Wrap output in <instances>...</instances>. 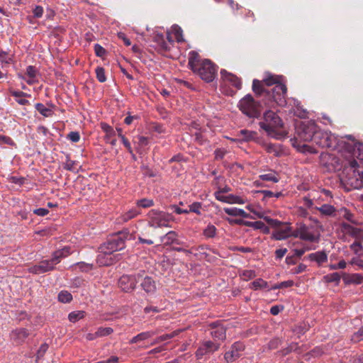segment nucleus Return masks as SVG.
Segmentation results:
<instances>
[{
  "mask_svg": "<svg viewBox=\"0 0 363 363\" xmlns=\"http://www.w3.org/2000/svg\"><path fill=\"white\" fill-rule=\"evenodd\" d=\"M37 70L33 66H28L26 69V74L29 77L30 79H33L36 76Z\"/></svg>",
  "mask_w": 363,
  "mask_h": 363,
  "instance_id": "obj_58",
  "label": "nucleus"
},
{
  "mask_svg": "<svg viewBox=\"0 0 363 363\" xmlns=\"http://www.w3.org/2000/svg\"><path fill=\"white\" fill-rule=\"evenodd\" d=\"M33 16L35 18H40L43 13V9L40 6H36L33 10Z\"/></svg>",
  "mask_w": 363,
  "mask_h": 363,
  "instance_id": "obj_60",
  "label": "nucleus"
},
{
  "mask_svg": "<svg viewBox=\"0 0 363 363\" xmlns=\"http://www.w3.org/2000/svg\"><path fill=\"white\" fill-rule=\"evenodd\" d=\"M162 241L164 245L176 243L179 245L180 242L177 240V234L174 231H169L162 238Z\"/></svg>",
  "mask_w": 363,
  "mask_h": 363,
  "instance_id": "obj_27",
  "label": "nucleus"
},
{
  "mask_svg": "<svg viewBox=\"0 0 363 363\" xmlns=\"http://www.w3.org/2000/svg\"><path fill=\"white\" fill-rule=\"evenodd\" d=\"M252 90L257 96H261L264 94H269V91H267L263 87V81L261 82L258 79H254L252 82Z\"/></svg>",
  "mask_w": 363,
  "mask_h": 363,
  "instance_id": "obj_28",
  "label": "nucleus"
},
{
  "mask_svg": "<svg viewBox=\"0 0 363 363\" xmlns=\"http://www.w3.org/2000/svg\"><path fill=\"white\" fill-rule=\"evenodd\" d=\"M29 332L26 328H18L11 333L12 339L17 343H21L28 337Z\"/></svg>",
  "mask_w": 363,
  "mask_h": 363,
  "instance_id": "obj_19",
  "label": "nucleus"
},
{
  "mask_svg": "<svg viewBox=\"0 0 363 363\" xmlns=\"http://www.w3.org/2000/svg\"><path fill=\"white\" fill-rule=\"evenodd\" d=\"M120 257V254L104 253L99 250L96 261L100 266H109L118 261Z\"/></svg>",
  "mask_w": 363,
  "mask_h": 363,
  "instance_id": "obj_15",
  "label": "nucleus"
},
{
  "mask_svg": "<svg viewBox=\"0 0 363 363\" xmlns=\"http://www.w3.org/2000/svg\"><path fill=\"white\" fill-rule=\"evenodd\" d=\"M343 172L347 174V182L354 189L363 188V172L357 169L358 163L354 159L345 162Z\"/></svg>",
  "mask_w": 363,
  "mask_h": 363,
  "instance_id": "obj_3",
  "label": "nucleus"
},
{
  "mask_svg": "<svg viewBox=\"0 0 363 363\" xmlns=\"http://www.w3.org/2000/svg\"><path fill=\"white\" fill-rule=\"evenodd\" d=\"M201 79L206 82H211L216 78L217 74V67L210 60L205 59L201 62L199 67L196 69V72Z\"/></svg>",
  "mask_w": 363,
  "mask_h": 363,
  "instance_id": "obj_7",
  "label": "nucleus"
},
{
  "mask_svg": "<svg viewBox=\"0 0 363 363\" xmlns=\"http://www.w3.org/2000/svg\"><path fill=\"white\" fill-rule=\"evenodd\" d=\"M224 211L228 215L232 216H241L243 218H254L249 213H246L244 210L237 208H225Z\"/></svg>",
  "mask_w": 363,
  "mask_h": 363,
  "instance_id": "obj_24",
  "label": "nucleus"
},
{
  "mask_svg": "<svg viewBox=\"0 0 363 363\" xmlns=\"http://www.w3.org/2000/svg\"><path fill=\"white\" fill-rule=\"evenodd\" d=\"M222 194L218 190L216 191L214 194L216 199L220 201L227 203L228 196H223Z\"/></svg>",
  "mask_w": 363,
  "mask_h": 363,
  "instance_id": "obj_61",
  "label": "nucleus"
},
{
  "mask_svg": "<svg viewBox=\"0 0 363 363\" xmlns=\"http://www.w3.org/2000/svg\"><path fill=\"white\" fill-rule=\"evenodd\" d=\"M318 210L323 215L325 216H332L335 212V208L329 204H324L321 206L320 208H318Z\"/></svg>",
  "mask_w": 363,
  "mask_h": 363,
  "instance_id": "obj_37",
  "label": "nucleus"
},
{
  "mask_svg": "<svg viewBox=\"0 0 363 363\" xmlns=\"http://www.w3.org/2000/svg\"><path fill=\"white\" fill-rule=\"evenodd\" d=\"M125 247V234L118 233L111 236L100 246L99 250L104 253L114 254L115 252L121 250Z\"/></svg>",
  "mask_w": 363,
  "mask_h": 363,
  "instance_id": "obj_6",
  "label": "nucleus"
},
{
  "mask_svg": "<svg viewBox=\"0 0 363 363\" xmlns=\"http://www.w3.org/2000/svg\"><path fill=\"white\" fill-rule=\"evenodd\" d=\"M50 108H47L44 104L38 103L35 104L36 110L45 117H50L54 114V111L52 108L54 107L52 105H50Z\"/></svg>",
  "mask_w": 363,
  "mask_h": 363,
  "instance_id": "obj_29",
  "label": "nucleus"
},
{
  "mask_svg": "<svg viewBox=\"0 0 363 363\" xmlns=\"http://www.w3.org/2000/svg\"><path fill=\"white\" fill-rule=\"evenodd\" d=\"M281 343V340L278 337H274L269 341L268 343V347L269 350L277 349Z\"/></svg>",
  "mask_w": 363,
  "mask_h": 363,
  "instance_id": "obj_50",
  "label": "nucleus"
},
{
  "mask_svg": "<svg viewBox=\"0 0 363 363\" xmlns=\"http://www.w3.org/2000/svg\"><path fill=\"white\" fill-rule=\"evenodd\" d=\"M154 41L157 44L160 52H167L170 50L169 45L165 41L162 34H157L154 37Z\"/></svg>",
  "mask_w": 363,
  "mask_h": 363,
  "instance_id": "obj_22",
  "label": "nucleus"
},
{
  "mask_svg": "<svg viewBox=\"0 0 363 363\" xmlns=\"http://www.w3.org/2000/svg\"><path fill=\"white\" fill-rule=\"evenodd\" d=\"M259 179L262 181L272 182L274 183H277L279 182V178L277 175V173L274 172H271L267 174L259 175Z\"/></svg>",
  "mask_w": 363,
  "mask_h": 363,
  "instance_id": "obj_34",
  "label": "nucleus"
},
{
  "mask_svg": "<svg viewBox=\"0 0 363 363\" xmlns=\"http://www.w3.org/2000/svg\"><path fill=\"white\" fill-rule=\"evenodd\" d=\"M255 135L256 133L255 132L249 131L247 130H241L239 133V135L242 136V139L245 141L250 140L255 137Z\"/></svg>",
  "mask_w": 363,
  "mask_h": 363,
  "instance_id": "obj_42",
  "label": "nucleus"
},
{
  "mask_svg": "<svg viewBox=\"0 0 363 363\" xmlns=\"http://www.w3.org/2000/svg\"><path fill=\"white\" fill-rule=\"evenodd\" d=\"M182 331V330L179 329V330H174V332H172L169 334H165V335L159 336L151 343V345H154L158 344L161 342L172 339V338L176 337L177 335H178Z\"/></svg>",
  "mask_w": 363,
  "mask_h": 363,
  "instance_id": "obj_30",
  "label": "nucleus"
},
{
  "mask_svg": "<svg viewBox=\"0 0 363 363\" xmlns=\"http://www.w3.org/2000/svg\"><path fill=\"white\" fill-rule=\"evenodd\" d=\"M252 288L255 290L259 289L265 288L267 285V281H264L262 279H258L255 280L252 283Z\"/></svg>",
  "mask_w": 363,
  "mask_h": 363,
  "instance_id": "obj_46",
  "label": "nucleus"
},
{
  "mask_svg": "<svg viewBox=\"0 0 363 363\" xmlns=\"http://www.w3.org/2000/svg\"><path fill=\"white\" fill-rule=\"evenodd\" d=\"M156 333L153 331H147V332H143L141 333L136 336L133 337L130 340V343H137L138 342L143 341L145 340H147L153 335H155Z\"/></svg>",
  "mask_w": 363,
  "mask_h": 363,
  "instance_id": "obj_31",
  "label": "nucleus"
},
{
  "mask_svg": "<svg viewBox=\"0 0 363 363\" xmlns=\"http://www.w3.org/2000/svg\"><path fill=\"white\" fill-rule=\"evenodd\" d=\"M69 250L70 249L69 247H64L63 249L55 251L52 253V258L50 259V260L55 266L56 264L60 262L62 258L66 257L70 254Z\"/></svg>",
  "mask_w": 363,
  "mask_h": 363,
  "instance_id": "obj_21",
  "label": "nucleus"
},
{
  "mask_svg": "<svg viewBox=\"0 0 363 363\" xmlns=\"http://www.w3.org/2000/svg\"><path fill=\"white\" fill-rule=\"evenodd\" d=\"M33 213L39 216H45L49 213V211L46 208H40L35 209Z\"/></svg>",
  "mask_w": 363,
  "mask_h": 363,
  "instance_id": "obj_64",
  "label": "nucleus"
},
{
  "mask_svg": "<svg viewBox=\"0 0 363 363\" xmlns=\"http://www.w3.org/2000/svg\"><path fill=\"white\" fill-rule=\"evenodd\" d=\"M340 214L342 216L343 218H345L348 221H350L352 223H354V224L357 223V222H356L353 219L354 215L352 213H350L347 209H346V208L340 209Z\"/></svg>",
  "mask_w": 363,
  "mask_h": 363,
  "instance_id": "obj_43",
  "label": "nucleus"
},
{
  "mask_svg": "<svg viewBox=\"0 0 363 363\" xmlns=\"http://www.w3.org/2000/svg\"><path fill=\"white\" fill-rule=\"evenodd\" d=\"M298 345L296 343L292 342L287 347L279 350L277 352V354L281 355V356H286V354H289L292 351H296L298 349Z\"/></svg>",
  "mask_w": 363,
  "mask_h": 363,
  "instance_id": "obj_39",
  "label": "nucleus"
},
{
  "mask_svg": "<svg viewBox=\"0 0 363 363\" xmlns=\"http://www.w3.org/2000/svg\"><path fill=\"white\" fill-rule=\"evenodd\" d=\"M201 61L197 52L192 50L189 52L188 66L194 72H196V69L200 66Z\"/></svg>",
  "mask_w": 363,
  "mask_h": 363,
  "instance_id": "obj_20",
  "label": "nucleus"
},
{
  "mask_svg": "<svg viewBox=\"0 0 363 363\" xmlns=\"http://www.w3.org/2000/svg\"><path fill=\"white\" fill-rule=\"evenodd\" d=\"M201 203L199 202H194L189 206V213L194 212L197 215H201Z\"/></svg>",
  "mask_w": 363,
  "mask_h": 363,
  "instance_id": "obj_49",
  "label": "nucleus"
},
{
  "mask_svg": "<svg viewBox=\"0 0 363 363\" xmlns=\"http://www.w3.org/2000/svg\"><path fill=\"white\" fill-rule=\"evenodd\" d=\"M300 239L303 240L315 242L318 240L315 236L308 231V228L305 225H302L300 227Z\"/></svg>",
  "mask_w": 363,
  "mask_h": 363,
  "instance_id": "obj_23",
  "label": "nucleus"
},
{
  "mask_svg": "<svg viewBox=\"0 0 363 363\" xmlns=\"http://www.w3.org/2000/svg\"><path fill=\"white\" fill-rule=\"evenodd\" d=\"M340 228H341V230L344 233L351 235L354 237L358 236L360 233V230L359 228H354V227L352 226L351 225H350L347 223H345V222H343L340 224Z\"/></svg>",
  "mask_w": 363,
  "mask_h": 363,
  "instance_id": "obj_26",
  "label": "nucleus"
},
{
  "mask_svg": "<svg viewBox=\"0 0 363 363\" xmlns=\"http://www.w3.org/2000/svg\"><path fill=\"white\" fill-rule=\"evenodd\" d=\"M113 331L111 328H99L96 331V335L99 337H104L111 334Z\"/></svg>",
  "mask_w": 363,
  "mask_h": 363,
  "instance_id": "obj_48",
  "label": "nucleus"
},
{
  "mask_svg": "<svg viewBox=\"0 0 363 363\" xmlns=\"http://www.w3.org/2000/svg\"><path fill=\"white\" fill-rule=\"evenodd\" d=\"M143 274L144 271H140L132 275L124 274L121 276L118 280V286L124 292H131L135 289L136 284L140 279L143 277Z\"/></svg>",
  "mask_w": 363,
  "mask_h": 363,
  "instance_id": "obj_9",
  "label": "nucleus"
},
{
  "mask_svg": "<svg viewBox=\"0 0 363 363\" xmlns=\"http://www.w3.org/2000/svg\"><path fill=\"white\" fill-rule=\"evenodd\" d=\"M96 78L100 82H104L106 79L105 71L103 67H98L96 69Z\"/></svg>",
  "mask_w": 363,
  "mask_h": 363,
  "instance_id": "obj_47",
  "label": "nucleus"
},
{
  "mask_svg": "<svg viewBox=\"0 0 363 363\" xmlns=\"http://www.w3.org/2000/svg\"><path fill=\"white\" fill-rule=\"evenodd\" d=\"M264 121L259 122V125L262 129L267 133L269 136L275 139H282L285 135L284 132L277 130V128L283 126L281 118L274 111H267L264 114Z\"/></svg>",
  "mask_w": 363,
  "mask_h": 363,
  "instance_id": "obj_2",
  "label": "nucleus"
},
{
  "mask_svg": "<svg viewBox=\"0 0 363 363\" xmlns=\"http://www.w3.org/2000/svg\"><path fill=\"white\" fill-rule=\"evenodd\" d=\"M294 285V281L292 280H288L285 281H282L279 284H276L272 287L273 289H282V288H288L291 287Z\"/></svg>",
  "mask_w": 363,
  "mask_h": 363,
  "instance_id": "obj_51",
  "label": "nucleus"
},
{
  "mask_svg": "<svg viewBox=\"0 0 363 363\" xmlns=\"http://www.w3.org/2000/svg\"><path fill=\"white\" fill-rule=\"evenodd\" d=\"M220 347V344L215 343L212 341H205L196 352V357L197 359H202V357L206 354H211L217 351Z\"/></svg>",
  "mask_w": 363,
  "mask_h": 363,
  "instance_id": "obj_12",
  "label": "nucleus"
},
{
  "mask_svg": "<svg viewBox=\"0 0 363 363\" xmlns=\"http://www.w3.org/2000/svg\"><path fill=\"white\" fill-rule=\"evenodd\" d=\"M264 220L269 225L275 228V231L272 235L275 240H284L290 236L291 228L288 226L286 223H281L276 219H272L270 217H265Z\"/></svg>",
  "mask_w": 363,
  "mask_h": 363,
  "instance_id": "obj_8",
  "label": "nucleus"
},
{
  "mask_svg": "<svg viewBox=\"0 0 363 363\" xmlns=\"http://www.w3.org/2000/svg\"><path fill=\"white\" fill-rule=\"evenodd\" d=\"M174 33L177 42L183 41L182 38V30L178 26H175L174 28Z\"/></svg>",
  "mask_w": 363,
  "mask_h": 363,
  "instance_id": "obj_56",
  "label": "nucleus"
},
{
  "mask_svg": "<svg viewBox=\"0 0 363 363\" xmlns=\"http://www.w3.org/2000/svg\"><path fill=\"white\" fill-rule=\"evenodd\" d=\"M85 312L83 311H74L69 314L68 318L70 322L75 323L84 318Z\"/></svg>",
  "mask_w": 363,
  "mask_h": 363,
  "instance_id": "obj_38",
  "label": "nucleus"
},
{
  "mask_svg": "<svg viewBox=\"0 0 363 363\" xmlns=\"http://www.w3.org/2000/svg\"><path fill=\"white\" fill-rule=\"evenodd\" d=\"M245 226L252 227L255 229L259 230L263 227V222H262V221L252 222V221L247 220V222H245Z\"/></svg>",
  "mask_w": 363,
  "mask_h": 363,
  "instance_id": "obj_54",
  "label": "nucleus"
},
{
  "mask_svg": "<svg viewBox=\"0 0 363 363\" xmlns=\"http://www.w3.org/2000/svg\"><path fill=\"white\" fill-rule=\"evenodd\" d=\"M228 203H244L243 200L237 196H234L233 194L228 195V199L227 201Z\"/></svg>",
  "mask_w": 363,
  "mask_h": 363,
  "instance_id": "obj_52",
  "label": "nucleus"
},
{
  "mask_svg": "<svg viewBox=\"0 0 363 363\" xmlns=\"http://www.w3.org/2000/svg\"><path fill=\"white\" fill-rule=\"evenodd\" d=\"M346 262L345 260L340 261L337 264H331L330 269L335 270L337 269H344L346 267Z\"/></svg>",
  "mask_w": 363,
  "mask_h": 363,
  "instance_id": "obj_62",
  "label": "nucleus"
},
{
  "mask_svg": "<svg viewBox=\"0 0 363 363\" xmlns=\"http://www.w3.org/2000/svg\"><path fill=\"white\" fill-rule=\"evenodd\" d=\"M308 257L312 261H315L319 265L325 262L328 259V256L323 251L311 253Z\"/></svg>",
  "mask_w": 363,
  "mask_h": 363,
  "instance_id": "obj_25",
  "label": "nucleus"
},
{
  "mask_svg": "<svg viewBox=\"0 0 363 363\" xmlns=\"http://www.w3.org/2000/svg\"><path fill=\"white\" fill-rule=\"evenodd\" d=\"M148 224L152 228L169 227V223L173 220V216L166 212L152 209L147 214Z\"/></svg>",
  "mask_w": 363,
  "mask_h": 363,
  "instance_id": "obj_5",
  "label": "nucleus"
},
{
  "mask_svg": "<svg viewBox=\"0 0 363 363\" xmlns=\"http://www.w3.org/2000/svg\"><path fill=\"white\" fill-rule=\"evenodd\" d=\"M245 349L242 342H236L232 345L230 350L224 354V358L228 363L233 362L241 356V352Z\"/></svg>",
  "mask_w": 363,
  "mask_h": 363,
  "instance_id": "obj_13",
  "label": "nucleus"
},
{
  "mask_svg": "<svg viewBox=\"0 0 363 363\" xmlns=\"http://www.w3.org/2000/svg\"><path fill=\"white\" fill-rule=\"evenodd\" d=\"M73 267L75 269L79 268L82 272H88L92 269V264L83 262H77Z\"/></svg>",
  "mask_w": 363,
  "mask_h": 363,
  "instance_id": "obj_45",
  "label": "nucleus"
},
{
  "mask_svg": "<svg viewBox=\"0 0 363 363\" xmlns=\"http://www.w3.org/2000/svg\"><path fill=\"white\" fill-rule=\"evenodd\" d=\"M238 107L249 118H259L261 115L262 106L259 102L256 101L250 94L246 95L239 101Z\"/></svg>",
  "mask_w": 363,
  "mask_h": 363,
  "instance_id": "obj_4",
  "label": "nucleus"
},
{
  "mask_svg": "<svg viewBox=\"0 0 363 363\" xmlns=\"http://www.w3.org/2000/svg\"><path fill=\"white\" fill-rule=\"evenodd\" d=\"M340 277L341 276L339 273L334 272L324 276L323 279L328 283L335 282L336 284H338L340 281Z\"/></svg>",
  "mask_w": 363,
  "mask_h": 363,
  "instance_id": "obj_35",
  "label": "nucleus"
},
{
  "mask_svg": "<svg viewBox=\"0 0 363 363\" xmlns=\"http://www.w3.org/2000/svg\"><path fill=\"white\" fill-rule=\"evenodd\" d=\"M282 76L270 75L263 80V83L267 86L277 85L278 83H282Z\"/></svg>",
  "mask_w": 363,
  "mask_h": 363,
  "instance_id": "obj_33",
  "label": "nucleus"
},
{
  "mask_svg": "<svg viewBox=\"0 0 363 363\" xmlns=\"http://www.w3.org/2000/svg\"><path fill=\"white\" fill-rule=\"evenodd\" d=\"M216 233V228L213 225H208L203 230V235L208 238H214Z\"/></svg>",
  "mask_w": 363,
  "mask_h": 363,
  "instance_id": "obj_41",
  "label": "nucleus"
},
{
  "mask_svg": "<svg viewBox=\"0 0 363 363\" xmlns=\"http://www.w3.org/2000/svg\"><path fill=\"white\" fill-rule=\"evenodd\" d=\"M55 269V266L50 259L42 260L38 264L33 265L29 268V272L40 274L52 271Z\"/></svg>",
  "mask_w": 363,
  "mask_h": 363,
  "instance_id": "obj_14",
  "label": "nucleus"
},
{
  "mask_svg": "<svg viewBox=\"0 0 363 363\" xmlns=\"http://www.w3.org/2000/svg\"><path fill=\"white\" fill-rule=\"evenodd\" d=\"M220 74L223 80L230 82L233 86L240 89L242 86L241 80L237 76L228 72L225 69L220 71Z\"/></svg>",
  "mask_w": 363,
  "mask_h": 363,
  "instance_id": "obj_17",
  "label": "nucleus"
},
{
  "mask_svg": "<svg viewBox=\"0 0 363 363\" xmlns=\"http://www.w3.org/2000/svg\"><path fill=\"white\" fill-rule=\"evenodd\" d=\"M334 137L330 133L318 130L317 128L312 142L323 148H329L334 146Z\"/></svg>",
  "mask_w": 363,
  "mask_h": 363,
  "instance_id": "obj_10",
  "label": "nucleus"
},
{
  "mask_svg": "<svg viewBox=\"0 0 363 363\" xmlns=\"http://www.w3.org/2000/svg\"><path fill=\"white\" fill-rule=\"evenodd\" d=\"M287 92L286 86L283 83H278L269 91V96H272L273 101L279 106H284L286 104V96Z\"/></svg>",
  "mask_w": 363,
  "mask_h": 363,
  "instance_id": "obj_11",
  "label": "nucleus"
},
{
  "mask_svg": "<svg viewBox=\"0 0 363 363\" xmlns=\"http://www.w3.org/2000/svg\"><path fill=\"white\" fill-rule=\"evenodd\" d=\"M58 300L62 303H69L72 300V295L67 291H62L58 294Z\"/></svg>",
  "mask_w": 363,
  "mask_h": 363,
  "instance_id": "obj_36",
  "label": "nucleus"
},
{
  "mask_svg": "<svg viewBox=\"0 0 363 363\" xmlns=\"http://www.w3.org/2000/svg\"><path fill=\"white\" fill-rule=\"evenodd\" d=\"M67 138L74 143H77L79 140L80 135L78 132H70L67 135Z\"/></svg>",
  "mask_w": 363,
  "mask_h": 363,
  "instance_id": "obj_59",
  "label": "nucleus"
},
{
  "mask_svg": "<svg viewBox=\"0 0 363 363\" xmlns=\"http://www.w3.org/2000/svg\"><path fill=\"white\" fill-rule=\"evenodd\" d=\"M101 128L103 131L106 133L104 140L108 141L109 139L113 138L116 135V132L113 128L106 123H101Z\"/></svg>",
  "mask_w": 363,
  "mask_h": 363,
  "instance_id": "obj_32",
  "label": "nucleus"
},
{
  "mask_svg": "<svg viewBox=\"0 0 363 363\" xmlns=\"http://www.w3.org/2000/svg\"><path fill=\"white\" fill-rule=\"evenodd\" d=\"M317 128V125L313 121L301 122L296 128V136L291 139V145L300 152L309 151L310 147L305 144L301 145L299 140L303 142L312 141Z\"/></svg>",
  "mask_w": 363,
  "mask_h": 363,
  "instance_id": "obj_1",
  "label": "nucleus"
},
{
  "mask_svg": "<svg viewBox=\"0 0 363 363\" xmlns=\"http://www.w3.org/2000/svg\"><path fill=\"white\" fill-rule=\"evenodd\" d=\"M143 289L149 294H154L157 290V285L155 280L150 277H144L143 281L140 284Z\"/></svg>",
  "mask_w": 363,
  "mask_h": 363,
  "instance_id": "obj_18",
  "label": "nucleus"
},
{
  "mask_svg": "<svg viewBox=\"0 0 363 363\" xmlns=\"http://www.w3.org/2000/svg\"><path fill=\"white\" fill-rule=\"evenodd\" d=\"M154 205V201L152 199H142L137 201V206L142 208H149Z\"/></svg>",
  "mask_w": 363,
  "mask_h": 363,
  "instance_id": "obj_44",
  "label": "nucleus"
},
{
  "mask_svg": "<svg viewBox=\"0 0 363 363\" xmlns=\"http://www.w3.org/2000/svg\"><path fill=\"white\" fill-rule=\"evenodd\" d=\"M94 51L96 55L100 57H103L106 53V50L99 44H96L94 45Z\"/></svg>",
  "mask_w": 363,
  "mask_h": 363,
  "instance_id": "obj_53",
  "label": "nucleus"
},
{
  "mask_svg": "<svg viewBox=\"0 0 363 363\" xmlns=\"http://www.w3.org/2000/svg\"><path fill=\"white\" fill-rule=\"evenodd\" d=\"M350 340L353 343H357L360 341H363V327L360 328L357 332L352 334Z\"/></svg>",
  "mask_w": 363,
  "mask_h": 363,
  "instance_id": "obj_40",
  "label": "nucleus"
},
{
  "mask_svg": "<svg viewBox=\"0 0 363 363\" xmlns=\"http://www.w3.org/2000/svg\"><path fill=\"white\" fill-rule=\"evenodd\" d=\"M357 150L359 152V157H361L363 159V144L360 143H356L354 146L350 147V150Z\"/></svg>",
  "mask_w": 363,
  "mask_h": 363,
  "instance_id": "obj_55",
  "label": "nucleus"
},
{
  "mask_svg": "<svg viewBox=\"0 0 363 363\" xmlns=\"http://www.w3.org/2000/svg\"><path fill=\"white\" fill-rule=\"evenodd\" d=\"M211 328V336L215 340H224L226 337V329L218 322H213L209 325Z\"/></svg>",
  "mask_w": 363,
  "mask_h": 363,
  "instance_id": "obj_16",
  "label": "nucleus"
},
{
  "mask_svg": "<svg viewBox=\"0 0 363 363\" xmlns=\"http://www.w3.org/2000/svg\"><path fill=\"white\" fill-rule=\"evenodd\" d=\"M138 215V212L135 210H131L124 215L123 220L127 221L130 219L135 218Z\"/></svg>",
  "mask_w": 363,
  "mask_h": 363,
  "instance_id": "obj_63",
  "label": "nucleus"
},
{
  "mask_svg": "<svg viewBox=\"0 0 363 363\" xmlns=\"http://www.w3.org/2000/svg\"><path fill=\"white\" fill-rule=\"evenodd\" d=\"M11 58L9 56L7 52L3 51L0 50V61L5 63H10L11 62Z\"/></svg>",
  "mask_w": 363,
  "mask_h": 363,
  "instance_id": "obj_57",
  "label": "nucleus"
}]
</instances>
